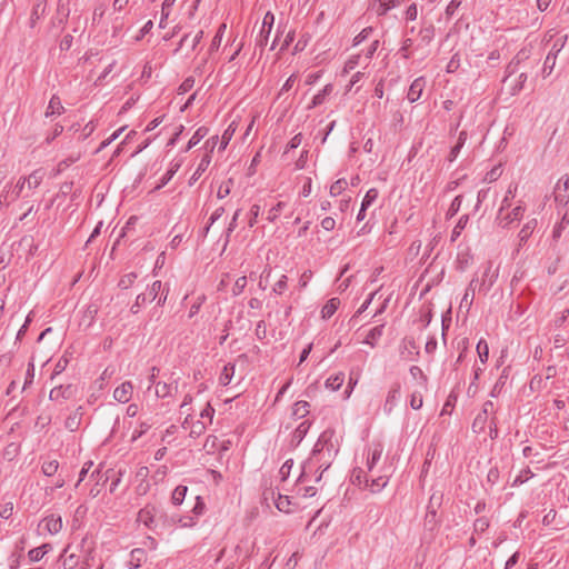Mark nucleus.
I'll list each match as a JSON object with an SVG mask.
<instances>
[{"mask_svg": "<svg viewBox=\"0 0 569 569\" xmlns=\"http://www.w3.org/2000/svg\"><path fill=\"white\" fill-rule=\"evenodd\" d=\"M318 446L319 445H316V448L313 450V457L310 459L308 465L303 466L302 471H301L300 477H299L300 480L306 476L307 469L313 463V459H315L316 455L320 453L322 451V449H319Z\"/></svg>", "mask_w": 569, "mask_h": 569, "instance_id": "5fc2aeb1", "label": "nucleus"}, {"mask_svg": "<svg viewBox=\"0 0 569 569\" xmlns=\"http://www.w3.org/2000/svg\"><path fill=\"white\" fill-rule=\"evenodd\" d=\"M62 526V519L60 516L50 515L40 522L39 529L49 535H57L61 531Z\"/></svg>", "mask_w": 569, "mask_h": 569, "instance_id": "20e7f679", "label": "nucleus"}, {"mask_svg": "<svg viewBox=\"0 0 569 569\" xmlns=\"http://www.w3.org/2000/svg\"><path fill=\"white\" fill-rule=\"evenodd\" d=\"M177 0H164L161 8V18L159 22L160 28H164L167 24V20L169 19L172 8L176 4Z\"/></svg>", "mask_w": 569, "mask_h": 569, "instance_id": "2eb2a0df", "label": "nucleus"}, {"mask_svg": "<svg viewBox=\"0 0 569 569\" xmlns=\"http://www.w3.org/2000/svg\"><path fill=\"white\" fill-rule=\"evenodd\" d=\"M48 548H49V545H42L41 547L31 549L28 552V557H29L30 561L36 562V561L41 560L43 558V556L47 553Z\"/></svg>", "mask_w": 569, "mask_h": 569, "instance_id": "412c9836", "label": "nucleus"}, {"mask_svg": "<svg viewBox=\"0 0 569 569\" xmlns=\"http://www.w3.org/2000/svg\"><path fill=\"white\" fill-rule=\"evenodd\" d=\"M44 178V171L42 169L34 170L28 177L20 178L16 183V189L21 190L23 192L27 190L36 189Z\"/></svg>", "mask_w": 569, "mask_h": 569, "instance_id": "7ed1b4c3", "label": "nucleus"}, {"mask_svg": "<svg viewBox=\"0 0 569 569\" xmlns=\"http://www.w3.org/2000/svg\"><path fill=\"white\" fill-rule=\"evenodd\" d=\"M536 224H537L536 220H530L522 227V229L519 232V237H520L521 241L527 240L531 236V233L533 232V230L536 228Z\"/></svg>", "mask_w": 569, "mask_h": 569, "instance_id": "c756f323", "label": "nucleus"}, {"mask_svg": "<svg viewBox=\"0 0 569 569\" xmlns=\"http://www.w3.org/2000/svg\"><path fill=\"white\" fill-rule=\"evenodd\" d=\"M477 352H478L480 361L482 363H486L488 360V357H489V347H488V343L483 339L479 340V342L477 345Z\"/></svg>", "mask_w": 569, "mask_h": 569, "instance_id": "a878e982", "label": "nucleus"}, {"mask_svg": "<svg viewBox=\"0 0 569 569\" xmlns=\"http://www.w3.org/2000/svg\"><path fill=\"white\" fill-rule=\"evenodd\" d=\"M343 381H345V375L342 372H339L337 375H333V376L329 377L326 380L325 386L330 391H337L338 389H340V387L342 386Z\"/></svg>", "mask_w": 569, "mask_h": 569, "instance_id": "f3484780", "label": "nucleus"}, {"mask_svg": "<svg viewBox=\"0 0 569 569\" xmlns=\"http://www.w3.org/2000/svg\"><path fill=\"white\" fill-rule=\"evenodd\" d=\"M149 426L147 423H141L140 425V429L139 430H136L132 435V439L136 440L138 439L139 437H141L147 430H148Z\"/></svg>", "mask_w": 569, "mask_h": 569, "instance_id": "0e129e2a", "label": "nucleus"}, {"mask_svg": "<svg viewBox=\"0 0 569 569\" xmlns=\"http://www.w3.org/2000/svg\"><path fill=\"white\" fill-rule=\"evenodd\" d=\"M381 335H382V327H376L368 332L365 342L369 343V345H373V341L379 339L381 337Z\"/></svg>", "mask_w": 569, "mask_h": 569, "instance_id": "4c0bfd02", "label": "nucleus"}, {"mask_svg": "<svg viewBox=\"0 0 569 569\" xmlns=\"http://www.w3.org/2000/svg\"><path fill=\"white\" fill-rule=\"evenodd\" d=\"M126 129V127H121L120 129H118L117 131H114L107 140L102 141L101 142V146H100V149H103L106 147H108L112 141H114L116 139H118V137H120V133Z\"/></svg>", "mask_w": 569, "mask_h": 569, "instance_id": "49530a36", "label": "nucleus"}, {"mask_svg": "<svg viewBox=\"0 0 569 569\" xmlns=\"http://www.w3.org/2000/svg\"><path fill=\"white\" fill-rule=\"evenodd\" d=\"M219 142V137L214 136L208 139L204 143V148L207 149V154L211 156V152L214 150L216 146Z\"/></svg>", "mask_w": 569, "mask_h": 569, "instance_id": "de8ad7c7", "label": "nucleus"}, {"mask_svg": "<svg viewBox=\"0 0 569 569\" xmlns=\"http://www.w3.org/2000/svg\"><path fill=\"white\" fill-rule=\"evenodd\" d=\"M213 416V409L212 407L207 403L206 407L200 411V418L204 419L207 418L209 422H211Z\"/></svg>", "mask_w": 569, "mask_h": 569, "instance_id": "8fccbe9b", "label": "nucleus"}, {"mask_svg": "<svg viewBox=\"0 0 569 569\" xmlns=\"http://www.w3.org/2000/svg\"><path fill=\"white\" fill-rule=\"evenodd\" d=\"M132 392V383L130 381H126L114 389L113 398L121 403H126L131 399Z\"/></svg>", "mask_w": 569, "mask_h": 569, "instance_id": "39448f33", "label": "nucleus"}, {"mask_svg": "<svg viewBox=\"0 0 569 569\" xmlns=\"http://www.w3.org/2000/svg\"><path fill=\"white\" fill-rule=\"evenodd\" d=\"M292 467H293V461L292 460H287L281 466V468L279 470V475H280L282 480H286L290 476Z\"/></svg>", "mask_w": 569, "mask_h": 569, "instance_id": "a19ab883", "label": "nucleus"}, {"mask_svg": "<svg viewBox=\"0 0 569 569\" xmlns=\"http://www.w3.org/2000/svg\"><path fill=\"white\" fill-rule=\"evenodd\" d=\"M149 426L147 423H141L140 425V429L139 430H136L132 435V439L136 440L138 439L139 437H141L147 430H148Z\"/></svg>", "mask_w": 569, "mask_h": 569, "instance_id": "69168bd1", "label": "nucleus"}, {"mask_svg": "<svg viewBox=\"0 0 569 569\" xmlns=\"http://www.w3.org/2000/svg\"><path fill=\"white\" fill-rule=\"evenodd\" d=\"M425 86H426V80L425 78L420 77V78H417L410 86L409 88V91H408V100L410 102H416L420 99L421 94H422V91L425 89Z\"/></svg>", "mask_w": 569, "mask_h": 569, "instance_id": "0eeeda50", "label": "nucleus"}, {"mask_svg": "<svg viewBox=\"0 0 569 569\" xmlns=\"http://www.w3.org/2000/svg\"><path fill=\"white\" fill-rule=\"evenodd\" d=\"M309 412V403L307 401H298L293 406V415L300 418Z\"/></svg>", "mask_w": 569, "mask_h": 569, "instance_id": "72a5a7b5", "label": "nucleus"}, {"mask_svg": "<svg viewBox=\"0 0 569 569\" xmlns=\"http://www.w3.org/2000/svg\"><path fill=\"white\" fill-rule=\"evenodd\" d=\"M383 448L379 443L373 445L369 448V453L367 458V467L369 471H371L376 463L380 460Z\"/></svg>", "mask_w": 569, "mask_h": 569, "instance_id": "1a4fd4ad", "label": "nucleus"}, {"mask_svg": "<svg viewBox=\"0 0 569 569\" xmlns=\"http://www.w3.org/2000/svg\"><path fill=\"white\" fill-rule=\"evenodd\" d=\"M171 386L166 382H158L156 385V395L159 398H166L171 393Z\"/></svg>", "mask_w": 569, "mask_h": 569, "instance_id": "c9c22d12", "label": "nucleus"}, {"mask_svg": "<svg viewBox=\"0 0 569 569\" xmlns=\"http://www.w3.org/2000/svg\"><path fill=\"white\" fill-rule=\"evenodd\" d=\"M191 400L192 398L190 396H187L181 405V413L187 415L182 422V427L184 429H190L191 437H198L204 432L207 423L203 420H197L196 422L193 421V418L191 417L187 409V406L191 402Z\"/></svg>", "mask_w": 569, "mask_h": 569, "instance_id": "f257e3e1", "label": "nucleus"}, {"mask_svg": "<svg viewBox=\"0 0 569 569\" xmlns=\"http://www.w3.org/2000/svg\"><path fill=\"white\" fill-rule=\"evenodd\" d=\"M204 300H206L204 296H200L197 298L196 303L190 309V316H193L198 312V310L200 309V307L204 302Z\"/></svg>", "mask_w": 569, "mask_h": 569, "instance_id": "13d9d810", "label": "nucleus"}, {"mask_svg": "<svg viewBox=\"0 0 569 569\" xmlns=\"http://www.w3.org/2000/svg\"><path fill=\"white\" fill-rule=\"evenodd\" d=\"M423 400L420 392H413L410 397V407L413 410H418L422 407Z\"/></svg>", "mask_w": 569, "mask_h": 569, "instance_id": "ea45409f", "label": "nucleus"}, {"mask_svg": "<svg viewBox=\"0 0 569 569\" xmlns=\"http://www.w3.org/2000/svg\"><path fill=\"white\" fill-rule=\"evenodd\" d=\"M296 79H297L296 74L290 76L287 79V81L283 83V86L281 88V92L289 91L293 87Z\"/></svg>", "mask_w": 569, "mask_h": 569, "instance_id": "4d7b16f0", "label": "nucleus"}, {"mask_svg": "<svg viewBox=\"0 0 569 569\" xmlns=\"http://www.w3.org/2000/svg\"><path fill=\"white\" fill-rule=\"evenodd\" d=\"M129 0H114L112 8L114 11H121L128 4Z\"/></svg>", "mask_w": 569, "mask_h": 569, "instance_id": "e2e57ef3", "label": "nucleus"}, {"mask_svg": "<svg viewBox=\"0 0 569 569\" xmlns=\"http://www.w3.org/2000/svg\"><path fill=\"white\" fill-rule=\"evenodd\" d=\"M291 500L288 496H281L279 495L276 500V507L279 511L289 513L291 511Z\"/></svg>", "mask_w": 569, "mask_h": 569, "instance_id": "aec40b11", "label": "nucleus"}, {"mask_svg": "<svg viewBox=\"0 0 569 569\" xmlns=\"http://www.w3.org/2000/svg\"><path fill=\"white\" fill-rule=\"evenodd\" d=\"M465 140H466V132H460L458 144L451 150V160L457 157V153H458L460 147L463 144Z\"/></svg>", "mask_w": 569, "mask_h": 569, "instance_id": "864d4df0", "label": "nucleus"}, {"mask_svg": "<svg viewBox=\"0 0 569 569\" xmlns=\"http://www.w3.org/2000/svg\"><path fill=\"white\" fill-rule=\"evenodd\" d=\"M21 190L16 189V186L7 183L0 192V204H9L14 201L20 194Z\"/></svg>", "mask_w": 569, "mask_h": 569, "instance_id": "423d86ee", "label": "nucleus"}, {"mask_svg": "<svg viewBox=\"0 0 569 569\" xmlns=\"http://www.w3.org/2000/svg\"><path fill=\"white\" fill-rule=\"evenodd\" d=\"M365 483L372 492H378L387 485V479L386 477H379L377 479H372L370 483L369 480L366 479Z\"/></svg>", "mask_w": 569, "mask_h": 569, "instance_id": "4be33fe9", "label": "nucleus"}, {"mask_svg": "<svg viewBox=\"0 0 569 569\" xmlns=\"http://www.w3.org/2000/svg\"><path fill=\"white\" fill-rule=\"evenodd\" d=\"M178 523L181 528H192L197 521L194 518H179Z\"/></svg>", "mask_w": 569, "mask_h": 569, "instance_id": "3c124183", "label": "nucleus"}, {"mask_svg": "<svg viewBox=\"0 0 569 569\" xmlns=\"http://www.w3.org/2000/svg\"><path fill=\"white\" fill-rule=\"evenodd\" d=\"M179 168H180V163H174L172 166V168L169 169L167 171V173L161 178L160 183L157 184L154 189L159 190L162 187H164L172 179V177L174 176V173L178 171Z\"/></svg>", "mask_w": 569, "mask_h": 569, "instance_id": "393cba45", "label": "nucleus"}, {"mask_svg": "<svg viewBox=\"0 0 569 569\" xmlns=\"http://www.w3.org/2000/svg\"><path fill=\"white\" fill-rule=\"evenodd\" d=\"M224 30H226V24H221L219 27L217 34L212 39L211 47H210L211 50H216L219 48V46L222 41V36H223Z\"/></svg>", "mask_w": 569, "mask_h": 569, "instance_id": "58836bf2", "label": "nucleus"}, {"mask_svg": "<svg viewBox=\"0 0 569 569\" xmlns=\"http://www.w3.org/2000/svg\"><path fill=\"white\" fill-rule=\"evenodd\" d=\"M93 558V547L91 545L88 546L87 548V555L83 559V569H88L90 567V562Z\"/></svg>", "mask_w": 569, "mask_h": 569, "instance_id": "603ef678", "label": "nucleus"}, {"mask_svg": "<svg viewBox=\"0 0 569 569\" xmlns=\"http://www.w3.org/2000/svg\"><path fill=\"white\" fill-rule=\"evenodd\" d=\"M379 196V191L378 189L376 188H371L367 191L363 200H362V203H361V211H366L371 204L373 201H376V199L378 198Z\"/></svg>", "mask_w": 569, "mask_h": 569, "instance_id": "6ab92c4d", "label": "nucleus"}, {"mask_svg": "<svg viewBox=\"0 0 569 569\" xmlns=\"http://www.w3.org/2000/svg\"><path fill=\"white\" fill-rule=\"evenodd\" d=\"M468 223V217L463 216L459 219L456 227L452 230L451 240L455 241L461 233V231L465 229V227Z\"/></svg>", "mask_w": 569, "mask_h": 569, "instance_id": "f704fd0d", "label": "nucleus"}, {"mask_svg": "<svg viewBox=\"0 0 569 569\" xmlns=\"http://www.w3.org/2000/svg\"><path fill=\"white\" fill-rule=\"evenodd\" d=\"M347 186H348V182L346 179L337 180L330 187V194L332 197H337V196L341 194L346 190Z\"/></svg>", "mask_w": 569, "mask_h": 569, "instance_id": "bb28decb", "label": "nucleus"}, {"mask_svg": "<svg viewBox=\"0 0 569 569\" xmlns=\"http://www.w3.org/2000/svg\"><path fill=\"white\" fill-rule=\"evenodd\" d=\"M208 134L207 128H199L188 142L187 149L197 146Z\"/></svg>", "mask_w": 569, "mask_h": 569, "instance_id": "5701e85b", "label": "nucleus"}, {"mask_svg": "<svg viewBox=\"0 0 569 569\" xmlns=\"http://www.w3.org/2000/svg\"><path fill=\"white\" fill-rule=\"evenodd\" d=\"M202 39V31H198L193 36L187 34L180 42V49L188 48L193 51Z\"/></svg>", "mask_w": 569, "mask_h": 569, "instance_id": "9b49d317", "label": "nucleus"}, {"mask_svg": "<svg viewBox=\"0 0 569 569\" xmlns=\"http://www.w3.org/2000/svg\"><path fill=\"white\" fill-rule=\"evenodd\" d=\"M139 412V407L136 403H131L127 407V415L129 417H136Z\"/></svg>", "mask_w": 569, "mask_h": 569, "instance_id": "338daca9", "label": "nucleus"}, {"mask_svg": "<svg viewBox=\"0 0 569 569\" xmlns=\"http://www.w3.org/2000/svg\"><path fill=\"white\" fill-rule=\"evenodd\" d=\"M161 516L154 506L147 505L137 516V521L150 530H156L160 526Z\"/></svg>", "mask_w": 569, "mask_h": 569, "instance_id": "f03ea898", "label": "nucleus"}, {"mask_svg": "<svg viewBox=\"0 0 569 569\" xmlns=\"http://www.w3.org/2000/svg\"><path fill=\"white\" fill-rule=\"evenodd\" d=\"M231 187H232L231 180L223 181L218 188V191H217L218 198L223 199L227 196H229Z\"/></svg>", "mask_w": 569, "mask_h": 569, "instance_id": "e433bc0d", "label": "nucleus"}, {"mask_svg": "<svg viewBox=\"0 0 569 569\" xmlns=\"http://www.w3.org/2000/svg\"><path fill=\"white\" fill-rule=\"evenodd\" d=\"M229 442L219 440L216 436H210L206 439L204 449L209 453H214L218 450H228Z\"/></svg>", "mask_w": 569, "mask_h": 569, "instance_id": "6e6552de", "label": "nucleus"}, {"mask_svg": "<svg viewBox=\"0 0 569 569\" xmlns=\"http://www.w3.org/2000/svg\"><path fill=\"white\" fill-rule=\"evenodd\" d=\"M234 372H236L234 365H232V363L226 365L219 376L220 385L228 386L232 381V379L234 377Z\"/></svg>", "mask_w": 569, "mask_h": 569, "instance_id": "4468645a", "label": "nucleus"}, {"mask_svg": "<svg viewBox=\"0 0 569 569\" xmlns=\"http://www.w3.org/2000/svg\"><path fill=\"white\" fill-rule=\"evenodd\" d=\"M82 420V411L81 408H78L76 411L70 413V416L66 420V428L70 431H76L79 429Z\"/></svg>", "mask_w": 569, "mask_h": 569, "instance_id": "f8f14e48", "label": "nucleus"}, {"mask_svg": "<svg viewBox=\"0 0 569 569\" xmlns=\"http://www.w3.org/2000/svg\"><path fill=\"white\" fill-rule=\"evenodd\" d=\"M59 468V462L57 460L44 461L42 465V472L44 476L51 477L53 476Z\"/></svg>", "mask_w": 569, "mask_h": 569, "instance_id": "cd10ccee", "label": "nucleus"}, {"mask_svg": "<svg viewBox=\"0 0 569 569\" xmlns=\"http://www.w3.org/2000/svg\"><path fill=\"white\" fill-rule=\"evenodd\" d=\"M187 491H188L187 487H182V486L177 487L173 490L172 496H171L172 503L176 506L182 503V501L186 498Z\"/></svg>", "mask_w": 569, "mask_h": 569, "instance_id": "b1692460", "label": "nucleus"}, {"mask_svg": "<svg viewBox=\"0 0 569 569\" xmlns=\"http://www.w3.org/2000/svg\"><path fill=\"white\" fill-rule=\"evenodd\" d=\"M523 214V209L521 207H516L512 209L511 212L507 213L506 216L500 217V223L503 227H507L513 221L519 220Z\"/></svg>", "mask_w": 569, "mask_h": 569, "instance_id": "dca6fc26", "label": "nucleus"}, {"mask_svg": "<svg viewBox=\"0 0 569 569\" xmlns=\"http://www.w3.org/2000/svg\"><path fill=\"white\" fill-rule=\"evenodd\" d=\"M210 162H211V156L206 154L202 158V160L200 161V163L198 164V168L192 176V180H197L202 174V172L206 171V169L209 167Z\"/></svg>", "mask_w": 569, "mask_h": 569, "instance_id": "2f4dec72", "label": "nucleus"}, {"mask_svg": "<svg viewBox=\"0 0 569 569\" xmlns=\"http://www.w3.org/2000/svg\"><path fill=\"white\" fill-rule=\"evenodd\" d=\"M316 493H317V490L315 487H306L303 489V492L299 491V496L302 498L313 497V496H316Z\"/></svg>", "mask_w": 569, "mask_h": 569, "instance_id": "052dcab7", "label": "nucleus"}, {"mask_svg": "<svg viewBox=\"0 0 569 569\" xmlns=\"http://www.w3.org/2000/svg\"><path fill=\"white\" fill-rule=\"evenodd\" d=\"M238 129V122L233 120L224 130L220 139V150H224Z\"/></svg>", "mask_w": 569, "mask_h": 569, "instance_id": "ddd939ff", "label": "nucleus"}, {"mask_svg": "<svg viewBox=\"0 0 569 569\" xmlns=\"http://www.w3.org/2000/svg\"><path fill=\"white\" fill-rule=\"evenodd\" d=\"M247 286V277H240L236 280L234 284H233V288H232V292L234 295H240L243 289L246 288Z\"/></svg>", "mask_w": 569, "mask_h": 569, "instance_id": "79ce46f5", "label": "nucleus"}, {"mask_svg": "<svg viewBox=\"0 0 569 569\" xmlns=\"http://www.w3.org/2000/svg\"><path fill=\"white\" fill-rule=\"evenodd\" d=\"M340 306V300L338 298H332L322 307L321 316L323 319H329Z\"/></svg>", "mask_w": 569, "mask_h": 569, "instance_id": "a211bd4d", "label": "nucleus"}, {"mask_svg": "<svg viewBox=\"0 0 569 569\" xmlns=\"http://www.w3.org/2000/svg\"><path fill=\"white\" fill-rule=\"evenodd\" d=\"M352 479H353V482L357 483V485H361L366 480V478L362 477V471L361 470L355 471L353 476H352Z\"/></svg>", "mask_w": 569, "mask_h": 569, "instance_id": "774afa93", "label": "nucleus"}, {"mask_svg": "<svg viewBox=\"0 0 569 569\" xmlns=\"http://www.w3.org/2000/svg\"><path fill=\"white\" fill-rule=\"evenodd\" d=\"M71 548L67 547L62 555V566L64 569H73L79 563V556L76 552H70Z\"/></svg>", "mask_w": 569, "mask_h": 569, "instance_id": "9d476101", "label": "nucleus"}, {"mask_svg": "<svg viewBox=\"0 0 569 569\" xmlns=\"http://www.w3.org/2000/svg\"><path fill=\"white\" fill-rule=\"evenodd\" d=\"M321 227L326 231H331L336 227V220L332 217H326L321 220Z\"/></svg>", "mask_w": 569, "mask_h": 569, "instance_id": "09e8293b", "label": "nucleus"}, {"mask_svg": "<svg viewBox=\"0 0 569 569\" xmlns=\"http://www.w3.org/2000/svg\"><path fill=\"white\" fill-rule=\"evenodd\" d=\"M293 40H295V31L293 30H289L287 32V34L284 36V39H283V41L281 42V44L279 47V50L280 51H284L290 46V43Z\"/></svg>", "mask_w": 569, "mask_h": 569, "instance_id": "a18cd8bd", "label": "nucleus"}, {"mask_svg": "<svg viewBox=\"0 0 569 569\" xmlns=\"http://www.w3.org/2000/svg\"><path fill=\"white\" fill-rule=\"evenodd\" d=\"M271 30L272 28H269L267 26H261V30H260V34H259V39H258V43L259 44H266L267 43V40L271 33Z\"/></svg>", "mask_w": 569, "mask_h": 569, "instance_id": "c03bdc74", "label": "nucleus"}, {"mask_svg": "<svg viewBox=\"0 0 569 569\" xmlns=\"http://www.w3.org/2000/svg\"><path fill=\"white\" fill-rule=\"evenodd\" d=\"M287 280L288 278L286 276H281L279 280L273 284V291L279 295L283 293L287 288Z\"/></svg>", "mask_w": 569, "mask_h": 569, "instance_id": "37998d69", "label": "nucleus"}, {"mask_svg": "<svg viewBox=\"0 0 569 569\" xmlns=\"http://www.w3.org/2000/svg\"><path fill=\"white\" fill-rule=\"evenodd\" d=\"M470 258H471L470 248L467 246L463 248H460V250L458 252L459 267L461 269H463L468 264Z\"/></svg>", "mask_w": 569, "mask_h": 569, "instance_id": "7c9ffc66", "label": "nucleus"}, {"mask_svg": "<svg viewBox=\"0 0 569 569\" xmlns=\"http://www.w3.org/2000/svg\"><path fill=\"white\" fill-rule=\"evenodd\" d=\"M106 6L104 4H98L92 12L91 22L93 26L99 24L101 19L103 18L106 13Z\"/></svg>", "mask_w": 569, "mask_h": 569, "instance_id": "473e14b6", "label": "nucleus"}, {"mask_svg": "<svg viewBox=\"0 0 569 569\" xmlns=\"http://www.w3.org/2000/svg\"><path fill=\"white\" fill-rule=\"evenodd\" d=\"M531 477V472L530 471H525V475H520L518 476L513 482H512V487L515 486H518L520 483H523L526 480H528L529 478Z\"/></svg>", "mask_w": 569, "mask_h": 569, "instance_id": "bf43d9fd", "label": "nucleus"}, {"mask_svg": "<svg viewBox=\"0 0 569 569\" xmlns=\"http://www.w3.org/2000/svg\"><path fill=\"white\" fill-rule=\"evenodd\" d=\"M273 22H274V16L271 12H267L263 17L262 26L272 28Z\"/></svg>", "mask_w": 569, "mask_h": 569, "instance_id": "680f3d73", "label": "nucleus"}, {"mask_svg": "<svg viewBox=\"0 0 569 569\" xmlns=\"http://www.w3.org/2000/svg\"><path fill=\"white\" fill-rule=\"evenodd\" d=\"M250 212H251V219L249 220V226L253 227L254 223L257 222V218H258V216L260 213V207L258 204H253L251 207Z\"/></svg>", "mask_w": 569, "mask_h": 569, "instance_id": "6e6d98bb", "label": "nucleus"}, {"mask_svg": "<svg viewBox=\"0 0 569 569\" xmlns=\"http://www.w3.org/2000/svg\"><path fill=\"white\" fill-rule=\"evenodd\" d=\"M286 208V203L282 202V201H279L274 207H272L269 211H268V216H267V219L270 221V222H273L276 221L280 213L282 212V210Z\"/></svg>", "mask_w": 569, "mask_h": 569, "instance_id": "c85d7f7f", "label": "nucleus"}]
</instances>
